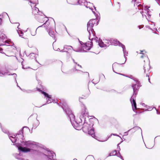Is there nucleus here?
<instances>
[{"label":"nucleus","mask_w":160,"mask_h":160,"mask_svg":"<svg viewBox=\"0 0 160 160\" xmlns=\"http://www.w3.org/2000/svg\"><path fill=\"white\" fill-rule=\"evenodd\" d=\"M113 43H114L115 44H119V46H121L122 47V46H124L119 41H118L117 40H114L113 41Z\"/></svg>","instance_id":"b1692460"},{"label":"nucleus","mask_w":160,"mask_h":160,"mask_svg":"<svg viewBox=\"0 0 160 160\" xmlns=\"http://www.w3.org/2000/svg\"><path fill=\"white\" fill-rule=\"evenodd\" d=\"M48 32L49 35L53 39L55 40V33L54 32V31L50 29L48 31Z\"/></svg>","instance_id":"9b49d317"},{"label":"nucleus","mask_w":160,"mask_h":160,"mask_svg":"<svg viewBox=\"0 0 160 160\" xmlns=\"http://www.w3.org/2000/svg\"><path fill=\"white\" fill-rule=\"evenodd\" d=\"M51 23L50 21L48 20V19L46 20L45 22H44L43 25V26L44 27L45 29L46 30H49L51 29L52 28V24H53V23L52 22Z\"/></svg>","instance_id":"20e7f679"},{"label":"nucleus","mask_w":160,"mask_h":160,"mask_svg":"<svg viewBox=\"0 0 160 160\" xmlns=\"http://www.w3.org/2000/svg\"><path fill=\"white\" fill-rule=\"evenodd\" d=\"M66 112L67 114H68L69 117H70V116H71L72 117H73V115L72 114V112L71 111H68V112L67 111H66Z\"/></svg>","instance_id":"bb28decb"},{"label":"nucleus","mask_w":160,"mask_h":160,"mask_svg":"<svg viewBox=\"0 0 160 160\" xmlns=\"http://www.w3.org/2000/svg\"><path fill=\"white\" fill-rule=\"evenodd\" d=\"M98 24V21L97 19H91L88 23L87 29L92 31V27L94 26H97Z\"/></svg>","instance_id":"f03ea898"},{"label":"nucleus","mask_w":160,"mask_h":160,"mask_svg":"<svg viewBox=\"0 0 160 160\" xmlns=\"http://www.w3.org/2000/svg\"><path fill=\"white\" fill-rule=\"evenodd\" d=\"M41 93L43 94L44 95L45 97L48 98L49 99H50L51 98V95H48V93L44 91H41Z\"/></svg>","instance_id":"412c9836"},{"label":"nucleus","mask_w":160,"mask_h":160,"mask_svg":"<svg viewBox=\"0 0 160 160\" xmlns=\"http://www.w3.org/2000/svg\"><path fill=\"white\" fill-rule=\"evenodd\" d=\"M29 3H32V2L31 1H26L25 2V4H29Z\"/></svg>","instance_id":"c756f323"},{"label":"nucleus","mask_w":160,"mask_h":160,"mask_svg":"<svg viewBox=\"0 0 160 160\" xmlns=\"http://www.w3.org/2000/svg\"><path fill=\"white\" fill-rule=\"evenodd\" d=\"M38 90L40 92H41V91H42V90H41L40 89H38Z\"/></svg>","instance_id":"72a5a7b5"},{"label":"nucleus","mask_w":160,"mask_h":160,"mask_svg":"<svg viewBox=\"0 0 160 160\" xmlns=\"http://www.w3.org/2000/svg\"><path fill=\"white\" fill-rule=\"evenodd\" d=\"M23 129L22 128L21 130H20L19 131V134H17V136L18 135H19V134L21 135L22 134H23Z\"/></svg>","instance_id":"c85d7f7f"},{"label":"nucleus","mask_w":160,"mask_h":160,"mask_svg":"<svg viewBox=\"0 0 160 160\" xmlns=\"http://www.w3.org/2000/svg\"><path fill=\"white\" fill-rule=\"evenodd\" d=\"M94 159V157L91 155H88L86 158L87 160H93Z\"/></svg>","instance_id":"393cba45"},{"label":"nucleus","mask_w":160,"mask_h":160,"mask_svg":"<svg viewBox=\"0 0 160 160\" xmlns=\"http://www.w3.org/2000/svg\"><path fill=\"white\" fill-rule=\"evenodd\" d=\"M16 51V48L13 46H9L7 48V51L9 52H13Z\"/></svg>","instance_id":"dca6fc26"},{"label":"nucleus","mask_w":160,"mask_h":160,"mask_svg":"<svg viewBox=\"0 0 160 160\" xmlns=\"http://www.w3.org/2000/svg\"><path fill=\"white\" fill-rule=\"evenodd\" d=\"M0 52H1L2 53H4V52H3V49L1 48H0Z\"/></svg>","instance_id":"2f4dec72"},{"label":"nucleus","mask_w":160,"mask_h":160,"mask_svg":"<svg viewBox=\"0 0 160 160\" xmlns=\"http://www.w3.org/2000/svg\"><path fill=\"white\" fill-rule=\"evenodd\" d=\"M45 29L42 25L39 26L36 29L37 32H41L43 31Z\"/></svg>","instance_id":"a211bd4d"},{"label":"nucleus","mask_w":160,"mask_h":160,"mask_svg":"<svg viewBox=\"0 0 160 160\" xmlns=\"http://www.w3.org/2000/svg\"><path fill=\"white\" fill-rule=\"evenodd\" d=\"M33 144H29V147H30V146H32V145Z\"/></svg>","instance_id":"f704fd0d"},{"label":"nucleus","mask_w":160,"mask_h":160,"mask_svg":"<svg viewBox=\"0 0 160 160\" xmlns=\"http://www.w3.org/2000/svg\"><path fill=\"white\" fill-rule=\"evenodd\" d=\"M147 52L145 50L140 51L139 54L141 58L140 66H141V72L144 75L148 78L149 76V70L150 69L149 61L147 54ZM149 80V78H148Z\"/></svg>","instance_id":"f257e3e1"},{"label":"nucleus","mask_w":160,"mask_h":160,"mask_svg":"<svg viewBox=\"0 0 160 160\" xmlns=\"http://www.w3.org/2000/svg\"><path fill=\"white\" fill-rule=\"evenodd\" d=\"M82 128L83 132H87L91 128V127L89 124L86 123L83 124Z\"/></svg>","instance_id":"9d476101"},{"label":"nucleus","mask_w":160,"mask_h":160,"mask_svg":"<svg viewBox=\"0 0 160 160\" xmlns=\"http://www.w3.org/2000/svg\"><path fill=\"white\" fill-rule=\"evenodd\" d=\"M16 26H17V28L19 26V24L18 23H16Z\"/></svg>","instance_id":"473e14b6"},{"label":"nucleus","mask_w":160,"mask_h":160,"mask_svg":"<svg viewBox=\"0 0 160 160\" xmlns=\"http://www.w3.org/2000/svg\"><path fill=\"white\" fill-rule=\"evenodd\" d=\"M92 45V43L91 42H88L84 43L83 45V49L85 51L89 50L91 48Z\"/></svg>","instance_id":"0eeeda50"},{"label":"nucleus","mask_w":160,"mask_h":160,"mask_svg":"<svg viewBox=\"0 0 160 160\" xmlns=\"http://www.w3.org/2000/svg\"><path fill=\"white\" fill-rule=\"evenodd\" d=\"M136 95L134 94L132 96L130 99V101L132 103V107H134V109L133 108V110H135L137 109L136 103L135 101Z\"/></svg>","instance_id":"6e6552de"},{"label":"nucleus","mask_w":160,"mask_h":160,"mask_svg":"<svg viewBox=\"0 0 160 160\" xmlns=\"http://www.w3.org/2000/svg\"><path fill=\"white\" fill-rule=\"evenodd\" d=\"M148 6H146V7H145V8H147Z\"/></svg>","instance_id":"4c0bfd02"},{"label":"nucleus","mask_w":160,"mask_h":160,"mask_svg":"<svg viewBox=\"0 0 160 160\" xmlns=\"http://www.w3.org/2000/svg\"><path fill=\"white\" fill-rule=\"evenodd\" d=\"M18 149L21 151L24 152H33L35 151V150L33 149L28 148L26 147H22L21 146L19 147H18Z\"/></svg>","instance_id":"1a4fd4ad"},{"label":"nucleus","mask_w":160,"mask_h":160,"mask_svg":"<svg viewBox=\"0 0 160 160\" xmlns=\"http://www.w3.org/2000/svg\"><path fill=\"white\" fill-rule=\"evenodd\" d=\"M119 160H123L122 159V157L120 155V157L118 158Z\"/></svg>","instance_id":"7c9ffc66"},{"label":"nucleus","mask_w":160,"mask_h":160,"mask_svg":"<svg viewBox=\"0 0 160 160\" xmlns=\"http://www.w3.org/2000/svg\"><path fill=\"white\" fill-rule=\"evenodd\" d=\"M109 125L112 127H114L117 128L119 126V124L117 119L114 118H111L109 121Z\"/></svg>","instance_id":"7ed1b4c3"},{"label":"nucleus","mask_w":160,"mask_h":160,"mask_svg":"<svg viewBox=\"0 0 160 160\" xmlns=\"http://www.w3.org/2000/svg\"><path fill=\"white\" fill-rule=\"evenodd\" d=\"M36 19L39 22L43 23L48 18L44 17L43 15L40 14H38L35 16Z\"/></svg>","instance_id":"39448f33"},{"label":"nucleus","mask_w":160,"mask_h":160,"mask_svg":"<svg viewBox=\"0 0 160 160\" xmlns=\"http://www.w3.org/2000/svg\"><path fill=\"white\" fill-rule=\"evenodd\" d=\"M126 61V59L124 56H122L121 58L118 60V63L119 64H124Z\"/></svg>","instance_id":"2eb2a0df"},{"label":"nucleus","mask_w":160,"mask_h":160,"mask_svg":"<svg viewBox=\"0 0 160 160\" xmlns=\"http://www.w3.org/2000/svg\"><path fill=\"white\" fill-rule=\"evenodd\" d=\"M93 40V38L92 39V41Z\"/></svg>","instance_id":"e433bc0d"},{"label":"nucleus","mask_w":160,"mask_h":160,"mask_svg":"<svg viewBox=\"0 0 160 160\" xmlns=\"http://www.w3.org/2000/svg\"><path fill=\"white\" fill-rule=\"evenodd\" d=\"M73 49V48L70 46L65 45L64 47V49H65L66 52H68V50Z\"/></svg>","instance_id":"aec40b11"},{"label":"nucleus","mask_w":160,"mask_h":160,"mask_svg":"<svg viewBox=\"0 0 160 160\" xmlns=\"http://www.w3.org/2000/svg\"><path fill=\"white\" fill-rule=\"evenodd\" d=\"M138 3H135L134 4V6H136V8H135L136 10L134 12H132L133 13H135L137 11H138V10L142 9L143 8V7L141 4H138Z\"/></svg>","instance_id":"f8f14e48"},{"label":"nucleus","mask_w":160,"mask_h":160,"mask_svg":"<svg viewBox=\"0 0 160 160\" xmlns=\"http://www.w3.org/2000/svg\"><path fill=\"white\" fill-rule=\"evenodd\" d=\"M81 108L82 109L81 113H82V116L83 117L86 112V108L84 104L81 105Z\"/></svg>","instance_id":"4468645a"},{"label":"nucleus","mask_w":160,"mask_h":160,"mask_svg":"<svg viewBox=\"0 0 160 160\" xmlns=\"http://www.w3.org/2000/svg\"><path fill=\"white\" fill-rule=\"evenodd\" d=\"M22 68L23 69H26L28 68H29V67L28 66H26L23 63H22Z\"/></svg>","instance_id":"cd10ccee"},{"label":"nucleus","mask_w":160,"mask_h":160,"mask_svg":"<svg viewBox=\"0 0 160 160\" xmlns=\"http://www.w3.org/2000/svg\"><path fill=\"white\" fill-rule=\"evenodd\" d=\"M131 130L132 132H135L136 134L140 133L141 131V128L138 127L134 128Z\"/></svg>","instance_id":"ddd939ff"},{"label":"nucleus","mask_w":160,"mask_h":160,"mask_svg":"<svg viewBox=\"0 0 160 160\" xmlns=\"http://www.w3.org/2000/svg\"><path fill=\"white\" fill-rule=\"evenodd\" d=\"M98 44L99 46L101 47H104L106 46L104 43L101 40H99L98 42Z\"/></svg>","instance_id":"5701e85b"},{"label":"nucleus","mask_w":160,"mask_h":160,"mask_svg":"<svg viewBox=\"0 0 160 160\" xmlns=\"http://www.w3.org/2000/svg\"><path fill=\"white\" fill-rule=\"evenodd\" d=\"M88 134L91 135L92 137L93 138H94L95 136V135L94 134V130L92 129L91 128L88 131Z\"/></svg>","instance_id":"6ab92c4d"},{"label":"nucleus","mask_w":160,"mask_h":160,"mask_svg":"<svg viewBox=\"0 0 160 160\" xmlns=\"http://www.w3.org/2000/svg\"><path fill=\"white\" fill-rule=\"evenodd\" d=\"M32 13L35 16L41 13L39 11L38 8L36 7L33 10Z\"/></svg>","instance_id":"f3484780"},{"label":"nucleus","mask_w":160,"mask_h":160,"mask_svg":"<svg viewBox=\"0 0 160 160\" xmlns=\"http://www.w3.org/2000/svg\"><path fill=\"white\" fill-rule=\"evenodd\" d=\"M139 83L138 81H134L132 83V87L133 89V94H135L136 95L137 91L139 89Z\"/></svg>","instance_id":"423d86ee"},{"label":"nucleus","mask_w":160,"mask_h":160,"mask_svg":"<svg viewBox=\"0 0 160 160\" xmlns=\"http://www.w3.org/2000/svg\"><path fill=\"white\" fill-rule=\"evenodd\" d=\"M78 66H79L81 68V65H79L78 64Z\"/></svg>","instance_id":"c9c22d12"},{"label":"nucleus","mask_w":160,"mask_h":160,"mask_svg":"<svg viewBox=\"0 0 160 160\" xmlns=\"http://www.w3.org/2000/svg\"><path fill=\"white\" fill-rule=\"evenodd\" d=\"M36 30L34 29H31L30 30V32L31 35L32 36H34L36 33Z\"/></svg>","instance_id":"4be33fe9"},{"label":"nucleus","mask_w":160,"mask_h":160,"mask_svg":"<svg viewBox=\"0 0 160 160\" xmlns=\"http://www.w3.org/2000/svg\"><path fill=\"white\" fill-rule=\"evenodd\" d=\"M117 154V151H112V152H110V156H115Z\"/></svg>","instance_id":"a878e982"}]
</instances>
